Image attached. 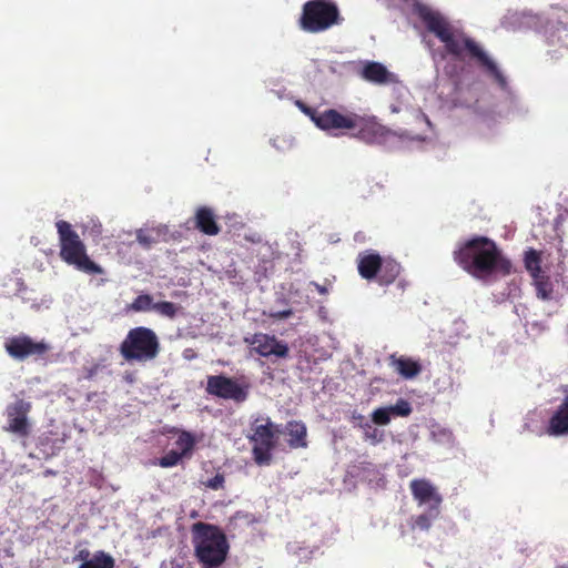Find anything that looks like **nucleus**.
I'll use <instances>...</instances> for the list:
<instances>
[{"label":"nucleus","instance_id":"nucleus-1","mask_svg":"<svg viewBox=\"0 0 568 568\" xmlns=\"http://www.w3.org/2000/svg\"><path fill=\"white\" fill-rule=\"evenodd\" d=\"M418 12L427 30L434 33L445 44L449 53L459 57L464 51H467L503 89L506 88V78L496 62L479 44L466 37L460 30L454 28L440 12L427 7L419 8Z\"/></svg>","mask_w":568,"mask_h":568},{"label":"nucleus","instance_id":"nucleus-2","mask_svg":"<svg viewBox=\"0 0 568 568\" xmlns=\"http://www.w3.org/2000/svg\"><path fill=\"white\" fill-rule=\"evenodd\" d=\"M455 261L470 275L487 281L493 275H507L511 263L484 236L474 237L455 252Z\"/></svg>","mask_w":568,"mask_h":568},{"label":"nucleus","instance_id":"nucleus-3","mask_svg":"<svg viewBox=\"0 0 568 568\" xmlns=\"http://www.w3.org/2000/svg\"><path fill=\"white\" fill-rule=\"evenodd\" d=\"M192 544L202 568H219L226 559L229 542L217 526L195 523L192 526Z\"/></svg>","mask_w":568,"mask_h":568},{"label":"nucleus","instance_id":"nucleus-4","mask_svg":"<svg viewBox=\"0 0 568 568\" xmlns=\"http://www.w3.org/2000/svg\"><path fill=\"white\" fill-rule=\"evenodd\" d=\"M60 258L77 271L88 275H102L104 270L95 263L87 253V247L72 225L63 220L55 223Z\"/></svg>","mask_w":568,"mask_h":568},{"label":"nucleus","instance_id":"nucleus-5","mask_svg":"<svg viewBox=\"0 0 568 568\" xmlns=\"http://www.w3.org/2000/svg\"><path fill=\"white\" fill-rule=\"evenodd\" d=\"M356 124L352 130L356 131L355 136L369 144H382L389 148L403 146L413 141H423L419 134L409 132L396 133L377 121L375 115L366 113H356Z\"/></svg>","mask_w":568,"mask_h":568},{"label":"nucleus","instance_id":"nucleus-6","mask_svg":"<svg viewBox=\"0 0 568 568\" xmlns=\"http://www.w3.org/2000/svg\"><path fill=\"white\" fill-rule=\"evenodd\" d=\"M160 341L155 332L145 326L131 328L121 342L119 352L129 363H146L160 354Z\"/></svg>","mask_w":568,"mask_h":568},{"label":"nucleus","instance_id":"nucleus-7","mask_svg":"<svg viewBox=\"0 0 568 568\" xmlns=\"http://www.w3.org/2000/svg\"><path fill=\"white\" fill-rule=\"evenodd\" d=\"M337 6L331 0H311L303 6L300 18L302 30L311 33L323 32L339 23Z\"/></svg>","mask_w":568,"mask_h":568},{"label":"nucleus","instance_id":"nucleus-8","mask_svg":"<svg viewBox=\"0 0 568 568\" xmlns=\"http://www.w3.org/2000/svg\"><path fill=\"white\" fill-rule=\"evenodd\" d=\"M296 104L311 118L318 129L325 131L329 135L341 136L346 130H352L356 124V112H339L335 109L316 111L304 105L301 101H296Z\"/></svg>","mask_w":568,"mask_h":568},{"label":"nucleus","instance_id":"nucleus-9","mask_svg":"<svg viewBox=\"0 0 568 568\" xmlns=\"http://www.w3.org/2000/svg\"><path fill=\"white\" fill-rule=\"evenodd\" d=\"M278 433V426L272 423L270 418H266L264 424L255 427L251 435V442L253 443V457L258 466H270L272 464Z\"/></svg>","mask_w":568,"mask_h":568},{"label":"nucleus","instance_id":"nucleus-10","mask_svg":"<svg viewBox=\"0 0 568 568\" xmlns=\"http://www.w3.org/2000/svg\"><path fill=\"white\" fill-rule=\"evenodd\" d=\"M4 349L11 358L23 362L31 357L34 361L43 359L51 346L44 341H34L27 334H19L6 339Z\"/></svg>","mask_w":568,"mask_h":568},{"label":"nucleus","instance_id":"nucleus-11","mask_svg":"<svg viewBox=\"0 0 568 568\" xmlns=\"http://www.w3.org/2000/svg\"><path fill=\"white\" fill-rule=\"evenodd\" d=\"M206 392L210 395L232 399L236 403H243L246 399L245 389L234 379L224 375L207 376Z\"/></svg>","mask_w":568,"mask_h":568},{"label":"nucleus","instance_id":"nucleus-12","mask_svg":"<svg viewBox=\"0 0 568 568\" xmlns=\"http://www.w3.org/2000/svg\"><path fill=\"white\" fill-rule=\"evenodd\" d=\"M257 258V265L255 266V280L261 282L263 278H267L273 273L275 267V260L278 258L276 248L262 241H254L251 239V255Z\"/></svg>","mask_w":568,"mask_h":568},{"label":"nucleus","instance_id":"nucleus-13","mask_svg":"<svg viewBox=\"0 0 568 568\" xmlns=\"http://www.w3.org/2000/svg\"><path fill=\"white\" fill-rule=\"evenodd\" d=\"M359 77L373 84L387 85L393 84L400 91H406V88L399 81L396 73L389 71L383 63L376 61H363L362 68L358 72Z\"/></svg>","mask_w":568,"mask_h":568},{"label":"nucleus","instance_id":"nucleus-14","mask_svg":"<svg viewBox=\"0 0 568 568\" xmlns=\"http://www.w3.org/2000/svg\"><path fill=\"white\" fill-rule=\"evenodd\" d=\"M32 405L22 398L17 399L7 407L8 426L6 430L26 437L30 433L28 414Z\"/></svg>","mask_w":568,"mask_h":568},{"label":"nucleus","instance_id":"nucleus-15","mask_svg":"<svg viewBox=\"0 0 568 568\" xmlns=\"http://www.w3.org/2000/svg\"><path fill=\"white\" fill-rule=\"evenodd\" d=\"M414 500L424 509H440L443 497L438 489L425 478H415L409 484Z\"/></svg>","mask_w":568,"mask_h":568},{"label":"nucleus","instance_id":"nucleus-16","mask_svg":"<svg viewBox=\"0 0 568 568\" xmlns=\"http://www.w3.org/2000/svg\"><path fill=\"white\" fill-rule=\"evenodd\" d=\"M251 346L264 357L285 358L288 354V346L285 342L267 334H255L251 338Z\"/></svg>","mask_w":568,"mask_h":568},{"label":"nucleus","instance_id":"nucleus-17","mask_svg":"<svg viewBox=\"0 0 568 568\" xmlns=\"http://www.w3.org/2000/svg\"><path fill=\"white\" fill-rule=\"evenodd\" d=\"M546 433L552 437L568 436V394L554 410L548 420Z\"/></svg>","mask_w":568,"mask_h":568},{"label":"nucleus","instance_id":"nucleus-18","mask_svg":"<svg viewBox=\"0 0 568 568\" xmlns=\"http://www.w3.org/2000/svg\"><path fill=\"white\" fill-rule=\"evenodd\" d=\"M194 227L209 236L217 235L221 231L216 215L213 209L209 206H200L196 209L194 214Z\"/></svg>","mask_w":568,"mask_h":568},{"label":"nucleus","instance_id":"nucleus-19","mask_svg":"<svg viewBox=\"0 0 568 568\" xmlns=\"http://www.w3.org/2000/svg\"><path fill=\"white\" fill-rule=\"evenodd\" d=\"M388 362L394 372L405 379H413L422 372L420 363L410 357L392 354Z\"/></svg>","mask_w":568,"mask_h":568},{"label":"nucleus","instance_id":"nucleus-20","mask_svg":"<svg viewBox=\"0 0 568 568\" xmlns=\"http://www.w3.org/2000/svg\"><path fill=\"white\" fill-rule=\"evenodd\" d=\"M382 260L383 258L373 251L361 253L357 258V268L359 275L366 280L375 278L378 273Z\"/></svg>","mask_w":568,"mask_h":568},{"label":"nucleus","instance_id":"nucleus-21","mask_svg":"<svg viewBox=\"0 0 568 568\" xmlns=\"http://www.w3.org/2000/svg\"><path fill=\"white\" fill-rule=\"evenodd\" d=\"M285 434L288 436L287 444L290 448L297 449L307 447V429L303 422H288L285 425Z\"/></svg>","mask_w":568,"mask_h":568},{"label":"nucleus","instance_id":"nucleus-22","mask_svg":"<svg viewBox=\"0 0 568 568\" xmlns=\"http://www.w3.org/2000/svg\"><path fill=\"white\" fill-rule=\"evenodd\" d=\"M400 273V265L392 258H383L376 278L381 285L392 284Z\"/></svg>","mask_w":568,"mask_h":568},{"label":"nucleus","instance_id":"nucleus-23","mask_svg":"<svg viewBox=\"0 0 568 568\" xmlns=\"http://www.w3.org/2000/svg\"><path fill=\"white\" fill-rule=\"evenodd\" d=\"M439 515L440 509H425L424 513L413 516L410 518L409 526L412 529L427 531L432 527L433 523L439 517Z\"/></svg>","mask_w":568,"mask_h":568},{"label":"nucleus","instance_id":"nucleus-24","mask_svg":"<svg viewBox=\"0 0 568 568\" xmlns=\"http://www.w3.org/2000/svg\"><path fill=\"white\" fill-rule=\"evenodd\" d=\"M114 566L113 557L100 550L93 555L92 559L85 560L78 568H114Z\"/></svg>","mask_w":568,"mask_h":568},{"label":"nucleus","instance_id":"nucleus-25","mask_svg":"<svg viewBox=\"0 0 568 568\" xmlns=\"http://www.w3.org/2000/svg\"><path fill=\"white\" fill-rule=\"evenodd\" d=\"M536 294L540 300L550 301L555 298L552 283L544 274L532 278Z\"/></svg>","mask_w":568,"mask_h":568},{"label":"nucleus","instance_id":"nucleus-26","mask_svg":"<svg viewBox=\"0 0 568 568\" xmlns=\"http://www.w3.org/2000/svg\"><path fill=\"white\" fill-rule=\"evenodd\" d=\"M152 310H154V302L150 294H140L126 306V311L135 313L149 312Z\"/></svg>","mask_w":568,"mask_h":568},{"label":"nucleus","instance_id":"nucleus-27","mask_svg":"<svg viewBox=\"0 0 568 568\" xmlns=\"http://www.w3.org/2000/svg\"><path fill=\"white\" fill-rule=\"evenodd\" d=\"M175 445L181 449L182 457L190 456L195 446L194 436L186 430H182L175 440Z\"/></svg>","mask_w":568,"mask_h":568},{"label":"nucleus","instance_id":"nucleus-28","mask_svg":"<svg viewBox=\"0 0 568 568\" xmlns=\"http://www.w3.org/2000/svg\"><path fill=\"white\" fill-rule=\"evenodd\" d=\"M385 407L388 410L390 418L407 417L413 410L410 403L404 398H398L394 405H388Z\"/></svg>","mask_w":568,"mask_h":568},{"label":"nucleus","instance_id":"nucleus-29","mask_svg":"<svg viewBox=\"0 0 568 568\" xmlns=\"http://www.w3.org/2000/svg\"><path fill=\"white\" fill-rule=\"evenodd\" d=\"M363 430L364 439L373 445H377L384 439V432L373 426L369 422L359 424Z\"/></svg>","mask_w":568,"mask_h":568},{"label":"nucleus","instance_id":"nucleus-30","mask_svg":"<svg viewBox=\"0 0 568 568\" xmlns=\"http://www.w3.org/2000/svg\"><path fill=\"white\" fill-rule=\"evenodd\" d=\"M525 266L530 273L531 277L535 278L541 275L540 271V257L535 250H529L525 254Z\"/></svg>","mask_w":568,"mask_h":568},{"label":"nucleus","instance_id":"nucleus-31","mask_svg":"<svg viewBox=\"0 0 568 568\" xmlns=\"http://www.w3.org/2000/svg\"><path fill=\"white\" fill-rule=\"evenodd\" d=\"M153 311L169 318H174L178 313V306L173 302L163 301L154 303Z\"/></svg>","mask_w":568,"mask_h":568},{"label":"nucleus","instance_id":"nucleus-32","mask_svg":"<svg viewBox=\"0 0 568 568\" xmlns=\"http://www.w3.org/2000/svg\"><path fill=\"white\" fill-rule=\"evenodd\" d=\"M432 438L439 444H452L454 440L453 433L448 428L434 427L432 429Z\"/></svg>","mask_w":568,"mask_h":568},{"label":"nucleus","instance_id":"nucleus-33","mask_svg":"<svg viewBox=\"0 0 568 568\" xmlns=\"http://www.w3.org/2000/svg\"><path fill=\"white\" fill-rule=\"evenodd\" d=\"M372 423L379 426H386L390 423L392 418L385 406L374 409L371 414Z\"/></svg>","mask_w":568,"mask_h":568},{"label":"nucleus","instance_id":"nucleus-34","mask_svg":"<svg viewBox=\"0 0 568 568\" xmlns=\"http://www.w3.org/2000/svg\"><path fill=\"white\" fill-rule=\"evenodd\" d=\"M182 458V454H180L179 452L170 450L161 458H159L158 464L163 468H169L178 465Z\"/></svg>","mask_w":568,"mask_h":568},{"label":"nucleus","instance_id":"nucleus-35","mask_svg":"<svg viewBox=\"0 0 568 568\" xmlns=\"http://www.w3.org/2000/svg\"><path fill=\"white\" fill-rule=\"evenodd\" d=\"M550 42L552 44L560 43L562 47L568 48V27L560 26L550 36Z\"/></svg>","mask_w":568,"mask_h":568},{"label":"nucleus","instance_id":"nucleus-36","mask_svg":"<svg viewBox=\"0 0 568 568\" xmlns=\"http://www.w3.org/2000/svg\"><path fill=\"white\" fill-rule=\"evenodd\" d=\"M136 240L142 246L146 248L156 242L155 237L151 233L143 230H139L136 232Z\"/></svg>","mask_w":568,"mask_h":568},{"label":"nucleus","instance_id":"nucleus-37","mask_svg":"<svg viewBox=\"0 0 568 568\" xmlns=\"http://www.w3.org/2000/svg\"><path fill=\"white\" fill-rule=\"evenodd\" d=\"M224 481H225L224 475L217 473L214 477L207 479L203 484L207 488H211L213 490H219L224 487Z\"/></svg>","mask_w":568,"mask_h":568},{"label":"nucleus","instance_id":"nucleus-38","mask_svg":"<svg viewBox=\"0 0 568 568\" xmlns=\"http://www.w3.org/2000/svg\"><path fill=\"white\" fill-rule=\"evenodd\" d=\"M267 314L270 317L275 318V320H285V318H288L293 314V311L291 308H285V310L277 311V312L270 311Z\"/></svg>","mask_w":568,"mask_h":568},{"label":"nucleus","instance_id":"nucleus-39","mask_svg":"<svg viewBox=\"0 0 568 568\" xmlns=\"http://www.w3.org/2000/svg\"><path fill=\"white\" fill-rule=\"evenodd\" d=\"M414 114L416 120L420 122L425 128H427L428 130L432 129V123L429 119L420 110L414 111Z\"/></svg>","mask_w":568,"mask_h":568},{"label":"nucleus","instance_id":"nucleus-40","mask_svg":"<svg viewBox=\"0 0 568 568\" xmlns=\"http://www.w3.org/2000/svg\"><path fill=\"white\" fill-rule=\"evenodd\" d=\"M310 285L314 286L315 290L322 295H326L328 293V288L325 285H321L316 282H311Z\"/></svg>","mask_w":568,"mask_h":568},{"label":"nucleus","instance_id":"nucleus-41","mask_svg":"<svg viewBox=\"0 0 568 568\" xmlns=\"http://www.w3.org/2000/svg\"><path fill=\"white\" fill-rule=\"evenodd\" d=\"M291 550L295 552V550L291 547ZM300 551H296V555L300 557V559H308L311 551H308L305 548H300Z\"/></svg>","mask_w":568,"mask_h":568},{"label":"nucleus","instance_id":"nucleus-42","mask_svg":"<svg viewBox=\"0 0 568 568\" xmlns=\"http://www.w3.org/2000/svg\"><path fill=\"white\" fill-rule=\"evenodd\" d=\"M89 555H90L89 550L82 549V550L79 551V554L77 555L75 559L83 560V562H84L85 560H88Z\"/></svg>","mask_w":568,"mask_h":568},{"label":"nucleus","instance_id":"nucleus-43","mask_svg":"<svg viewBox=\"0 0 568 568\" xmlns=\"http://www.w3.org/2000/svg\"><path fill=\"white\" fill-rule=\"evenodd\" d=\"M317 314L318 316L323 320V321H326L327 320V310L326 307L324 306H320L318 310H317Z\"/></svg>","mask_w":568,"mask_h":568},{"label":"nucleus","instance_id":"nucleus-44","mask_svg":"<svg viewBox=\"0 0 568 568\" xmlns=\"http://www.w3.org/2000/svg\"><path fill=\"white\" fill-rule=\"evenodd\" d=\"M390 111H392L393 113H398V112H400V111H402V108H400V106H398V105L393 104V105H390Z\"/></svg>","mask_w":568,"mask_h":568}]
</instances>
